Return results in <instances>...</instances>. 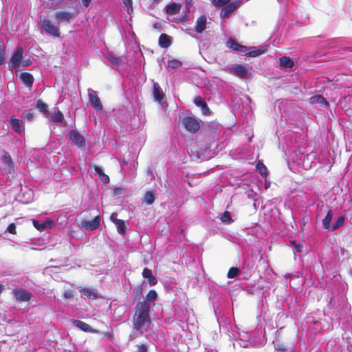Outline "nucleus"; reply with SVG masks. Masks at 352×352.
<instances>
[{
  "instance_id": "c9c22d12",
  "label": "nucleus",
  "mask_w": 352,
  "mask_h": 352,
  "mask_svg": "<svg viewBox=\"0 0 352 352\" xmlns=\"http://www.w3.org/2000/svg\"><path fill=\"white\" fill-rule=\"evenodd\" d=\"M221 220L223 223L230 224L233 222L230 213L228 211H225L221 216Z\"/></svg>"
},
{
  "instance_id": "2f4dec72",
  "label": "nucleus",
  "mask_w": 352,
  "mask_h": 352,
  "mask_svg": "<svg viewBox=\"0 0 352 352\" xmlns=\"http://www.w3.org/2000/svg\"><path fill=\"white\" fill-rule=\"evenodd\" d=\"M256 168L259 171L261 175L267 176L269 174L268 170L262 161H258L256 165Z\"/></svg>"
},
{
  "instance_id": "b1692460",
  "label": "nucleus",
  "mask_w": 352,
  "mask_h": 352,
  "mask_svg": "<svg viewBox=\"0 0 352 352\" xmlns=\"http://www.w3.org/2000/svg\"><path fill=\"white\" fill-rule=\"evenodd\" d=\"M93 168L96 172V174L98 175L99 179L102 183L107 184L109 182V176L106 175L99 166L94 165Z\"/></svg>"
},
{
  "instance_id": "aec40b11",
  "label": "nucleus",
  "mask_w": 352,
  "mask_h": 352,
  "mask_svg": "<svg viewBox=\"0 0 352 352\" xmlns=\"http://www.w3.org/2000/svg\"><path fill=\"white\" fill-rule=\"evenodd\" d=\"M182 8V5L177 3H172L165 7L166 14L175 15L178 14Z\"/></svg>"
},
{
  "instance_id": "393cba45",
  "label": "nucleus",
  "mask_w": 352,
  "mask_h": 352,
  "mask_svg": "<svg viewBox=\"0 0 352 352\" xmlns=\"http://www.w3.org/2000/svg\"><path fill=\"white\" fill-rule=\"evenodd\" d=\"M153 96L155 99L158 102H161L164 97V94L157 82H154L153 84Z\"/></svg>"
},
{
  "instance_id": "a211bd4d",
  "label": "nucleus",
  "mask_w": 352,
  "mask_h": 352,
  "mask_svg": "<svg viewBox=\"0 0 352 352\" xmlns=\"http://www.w3.org/2000/svg\"><path fill=\"white\" fill-rule=\"evenodd\" d=\"M73 324L79 328L80 330L85 331V332H91V333H96L97 331L92 329L87 323L78 320H73Z\"/></svg>"
},
{
  "instance_id": "5701e85b",
  "label": "nucleus",
  "mask_w": 352,
  "mask_h": 352,
  "mask_svg": "<svg viewBox=\"0 0 352 352\" xmlns=\"http://www.w3.org/2000/svg\"><path fill=\"white\" fill-rule=\"evenodd\" d=\"M158 44L162 48H168L171 45L170 36L166 34H162L159 37Z\"/></svg>"
},
{
  "instance_id": "c756f323",
  "label": "nucleus",
  "mask_w": 352,
  "mask_h": 352,
  "mask_svg": "<svg viewBox=\"0 0 352 352\" xmlns=\"http://www.w3.org/2000/svg\"><path fill=\"white\" fill-rule=\"evenodd\" d=\"M51 122L55 123L62 122L64 116L63 114L58 109L50 118H48Z\"/></svg>"
},
{
  "instance_id": "6e6d98bb",
  "label": "nucleus",
  "mask_w": 352,
  "mask_h": 352,
  "mask_svg": "<svg viewBox=\"0 0 352 352\" xmlns=\"http://www.w3.org/2000/svg\"><path fill=\"white\" fill-rule=\"evenodd\" d=\"M153 28L155 29H160L162 28V25L160 23L157 22L153 25Z\"/></svg>"
},
{
  "instance_id": "6ab92c4d",
  "label": "nucleus",
  "mask_w": 352,
  "mask_h": 352,
  "mask_svg": "<svg viewBox=\"0 0 352 352\" xmlns=\"http://www.w3.org/2000/svg\"><path fill=\"white\" fill-rule=\"evenodd\" d=\"M2 162L3 165L6 166L9 173L11 170H13L14 163L12 162L10 155L6 151H4L3 155H2Z\"/></svg>"
},
{
  "instance_id": "7c9ffc66",
  "label": "nucleus",
  "mask_w": 352,
  "mask_h": 352,
  "mask_svg": "<svg viewBox=\"0 0 352 352\" xmlns=\"http://www.w3.org/2000/svg\"><path fill=\"white\" fill-rule=\"evenodd\" d=\"M265 51H266V47L263 46V47H261L258 50H254L250 51L249 52L245 54V56H248V57H256L259 55L264 54L265 52Z\"/></svg>"
},
{
  "instance_id": "13d9d810",
  "label": "nucleus",
  "mask_w": 352,
  "mask_h": 352,
  "mask_svg": "<svg viewBox=\"0 0 352 352\" xmlns=\"http://www.w3.org/2000/svg\"><path fill=\"white\" fill-rule=\"evenodd\" d=\"M188 19V15H186V16H183V19H182L183 21H187Z\"/></svg>"
},
{
  "instance_id": "dca6fc26",
  "label": "nucleus",
  "mask_w": 352,
  "mask_h": 352,
  "mask_svg": "<svg viewBox=\"0 0 352 352\" xmlns=\"http://www.w3.org/2000/svg\"><path fill=\"white\" fill-rule=\"evenodd\" d=\"M207 25V18L204 15H201L197 18L196 25H195V32L198 34H201L206 29Z\"/></svg>"
},
{
  "instance_id": "4c0bfd02",
  "label": "nucleus",
  "mask_w": 352,
  "mask_h": 352,
  "mask_svg": "<svg viewBox=\"0 0 352 352\" xmlns=\"http://www.w3.org/2000/svg\"><path fill=\"white\" fill-rule=\"evenodd\" d=\"M182 63L179 61L177 59L173 58L171 60H169L168 61L167 65L168 67L172 68V69H177L182 66Z\"/></svg>"
},
{
  "instance_id": "09e8293b",
  "label": "nucleus",
  "mask_w": 352,
  "mask_h": 352,
  "mask_svg": "<svg viewBox=\"0 0 352 352\" xmlns=\"http://www.w3.org/2000/svg\"><path fill=\"white\" fill-rule=\"evenodd\" d=\"M124 190L122 188H116L113 190V194L115 195H124Z\"/></svg>"
},
{
  "instance_id": "ddd939ff",
  "label": "nucleus",
  "mask_w": 352,
  "mask_h": 352,
  "mask_svg": "<svg viewBox=\"0 0 352 352\" xmlns=\"http://www.w3.org/2000/svg\"><path fill=\"white\" fill-rule=\"evenodd\" d=\"M81 296H86L89 300L98 298V292L96 289L89 287H78Z\"/></svg>"
},
{
  "instance_id": "f3484780",
  "label": "nucleus",
  "mask_w": 352,
  "mask_h": 352,
  "mask_svg": "<svg viewBox=\"0 0 352 352\" xmlns=\"http://www.w3.org/2000/svg\"><path fill=\"white\" fill-rule=\"evenodd\" d=\"M194 103L196 106L200 107L204 115L208 116L210 113V110L208 107L206 101L200 96H197L194 99Z\"/></svg>"
},
{
  "instance_id": "4468645a",
  "label": "nucleus",
  "mask_w": 352,
  "mask_h": 352,
  "mask_svg": "<svg viewBox=\"0 0 352 352\" xmlns=\"http://www.w3.org/2000/svg\"><path fill=\"white\" fill-rule=\"evenodd\" d=\"M89 99L91 106L96 111H101L102 110V105L100 98L97 96L95 91H92L91 93L89 94Z\"/></svg>"
},
{
  "instance_id": "603ef678",
  "label": "nucleus",
  "mask_w": 352,
  "mask_h": 352,
  "mask_svg": "<svg viewBox=\"0 0 352 352\" xmlns=\"http://www.w3.org/2000/svg\"><path fill=\"white\" fill-rule=\"evenodd\" d=\"M138 352H147V347L144 344H141L138 347Z\"/></svg>"
},
{
  "instance_id": "a18cd8bd",
  "label": "nucleus",
  "mask_w": 352,
  "mask_h": 352,
  "mask_svg": "<svg viewBox=\"0 0 352 352\" xmlns=\"http://www.w3.org/2000/svg\"><path fill=\"white\" fill-rule=\"evenodd\" d=\"M6 48L3 45L0 43V65H1L5 60Z\"/></svg>"
},
{
  "instance_id": "423d86ee",
  "label": "nucleus",
  "mask_w": 352,
  "mask_h": 352,
  "mask_svg": "<svg viewBox=\"0 0 352 352\" xmlns=\"http://www.w3.org/2000/svg\"><path fill=\"white\" fill-rule=\"evenodd\" d=\"M41 22L42 28L45 31V32L54 36H60V31L58 27L53 25L49 19H43Z\"/></svg>"
},
{
  "instance_id": "c85d7f7f",
  "label": "nucleus",
  "mask_w": 352,
  "mask_h": 352,
  "mask_svg": "<svg viewBox=\"0 0 352 352\" xmlns=\"http://www.w3.org/2000/svg\"><path fill=\"white\" fill-rule=\"evenodd\" d=\"M333 218V213L331 210H329L325 217L322 219V227L324 229L330 228V223Z\"/></svg>"
},
{
  "instance_id": "7ed1b4c3",
  "label": "nucleus",
  "mask_w": 352,
  "mask_h": 352,
  "mask_svg": "<svg viewBox=\"0 0 352 352\" xmlns=\"http://www.w3.org/2000/svg\"><path fill=\"white\" fill-rule=\"evenodd\" d=\"M182 124L185 129L192 134L197 133L201 127L200 122L192 116L184 117Z\"/></svg>"
},
{
  "instance_id": "39448f33",
  "label": "nucleus",
  "mask_w": 352,
  "mask_h": 352,
  "mask_svg": "<svg viewBox=\"0 0 352 352\" xmlns=\"http://www.w3.org/2000/svg\"><path fill=\"white\" fill-rule=\"evenodd\" d=\"M230 70L232 74L241 79H247L250 77L248 69L242 65L233 64L230 67Z\"/></svg>"
},
{
  "instance_id": "5fc2aeb1",
  "label": "nucleus",
  "mask_w": 352,
  "mask_h": 352,
  "mask_svg": "<svg viewBox=\"0 0 352 352\" xmlns=\"http://www.w3.org/2000/svg\"><path fill=\"white\" fill-rule=\"evenodd\" d=\"M85 7H88L91 3V0H81Z\"/></svg>"
},
{
  "instance_id": "de8ad7c7",
  "label": "nucleus",
  "mask_w": 352,
  "mask_h": 352,
  "mask_svg": "<svg viewBox=\"0 0 352 352\" xmlns=\"http://www.w3.org/2000/svg\"><path fill=\"white\" fill-rule=\"evenodd\" d=\"M6 230L10 234H15L16 233V225L14 223H10Z\"/></svg>"
},
{
  "instance_id": "cd10ccee",
  "label": "nucleus",
  "mask_w": 352,
  "mask_h": 352,
  "mask_svg": "<svg viewBox=\"0 0 352 352\" xmlns=\"http://www.w3.org/2000/svg\"><path fill=\"white\" fill-rule=\"evenodd\" d=\"M309 102L311 104L319 103L322 105H325V106H327L329 104L328 102L321 95H316V96H314L311 97L309 99Z\"/></svg>"
},
{
  "instance_id": "20e7f679",
  "label": "nucleus",
  "mask_w": 352,
  "mask_h": 352,
  "mask_svg": "<svg viewBox=\"0 0 352 352\" xmlns=\"http://www.w3.org/2000/svg\"><path fill=\"white\" fill-rule=\"evenodd\" d=\"M23 52L24 51L22 47H16L10 58V67L11 69L18 68L21 66Z\"/></svg>"
},
{
  "instance_id": "f8f14e48",
  "label": "nucleus",
  "mask_w": 352,
  "mask_h": 352,
  "mask_svg": "<svg viewBox=\"0 0 352 352\" xmlns=\"http://www.w3.org/2000/svg\"><path fill=\"white\" fill-rule=\"evenodd\" d=\"M226 46L234 51L239 52H245L248 47L245 45H241L234 38H229L226 42Z\"/></svg>"
},
{
  "instance_id": "1a4fd4ad",
  "label": "nucleus",
  "mask_w": 352,
  "mask_h": 352,
  "mask_svg": "<svg viewBox=\"0 0 352 352\" xmlns=\"http://www.w3.org/2000/svg\"><path fill=\"white\" fill-rule=\"evenodd\" d=\"M74 14L72 12L60 11L55 14L57 23L62 22H70L74 19Z\"/></svg>"
},
{
  "instance_id": "c03bdc74",
  "label": "nucleus",
  "mask_w": 352,
  "mask_h": 352,
  "mask_svg": "<svg viewBox=\"0 0 352 352\" xmlns=\"http://www.w3.org/2000/svg\"><path fill=\"white\" fill-rule=\"evenodd\" d=\"M47 221H46L44 223H40L38 221L34 220L33 225L38 231H43L46 228L45 223Z\"/></svg>"
},
{
  "instance_id": "473e14b6",
  "label": "nucleus",
  "mask_w": 352,
  "mask_h": 352,
  "mask_svg": "<svg viewBox=\"0 0 352 352\" xmlns=\"http://www.w3.org/2000/svg\"><path fill=\"white\" fill-rule=\"evenodd\" d=\"M106 57L109 61H111L114 65H119L121 64V58L120 57L116 56L113 53H108Z\"/></svg>"
},
{
  "instance_id": "72a5a7b5",
  "label": "nucleus",
  "mask_w": 352,
  "mask_h": 352,
  "mask_svg": "<svg viewBox=\"0 0 352 352\" xmlns=\"http://www.w3.org/2000/svg\"><path fill=\"white\" fill-rule=\"evenodd\" d=\"M155 199V194L151 191H147L144 195V201L148 205L154 203Z\"/></svg>"
},
{
  "instance_id": "9b49d317",
  "label": "nucleus",
  "mask_w": 352,
  "mask_h": 352,
  "mask_svg": "<svg viewBox=\"0 0 352 352\" xmlns=\"http://www.w3.org/2000/svg\"><path fill=\"white\" fill-rule=\"evenodd\" d=\"M13 293L16 300L21 302H28L30 300L32 295V294L23 289H16L13 290Z\"/></svg>"
},
{
  "instance_id": "f257e3e1",
  "label": "nucleus",
  "mask_w": 352,
  "mask_h": 352,
  "mask_svg": "<svg viewBox=\"0 0 352 352\" xmlns=\"http://www.w3.org/2000/svg\"><path fill=\"white\" fill-rule=\"evenodd\" d=\"M150 305L146 300L139 302L135 307L133 328L140 331L145 323H150Z\"/></svg>"
},
{
  "instance_id": "4be33fe9",
  "label": "nucleus",
  "mask_w": 352,
  "mask_h": 352,
  "mask_svg": "<svg viewBox=\"0 0 352 352\" xmlns=\"http://www.w3.org/2000/svg\"><path fill=\"white\" fill-rule=\"evenodd\" d=\"M20 78L23 82L29 88L32 87L34 83V77L33 76L28 72H23L20 75Z\"/></svg>"
},
{
  "instance_id": "9d476101",
  "label": "nucleus",
  "mask_w": 352,
  "mask_h": 352,
  "mask_svg": "<svg viewBox=\"0 0 352 352\" xmlns=\"http://www.w3.org/2000/svg\"><path fill=\"white\" fill-rule=\"evenodd\" d=\"M110 219L116 225L118 232L120 234H125L126 223L124 221L117 219V214L115 212L111 214Z\"/></svg>"
},
{
  "instance_id": "49530a36",
  "label": "nucleus",
  "mask_w": 352,
  "mask_h": 352,
  "mask_svg": "<svg viewBox=\"0 0 352 352\" xmlns=\"http://www.w3.org/2000/svg\"><path fill=\"white\" fill-rule=\"evenodd\" d=\"M123 3L126 7V11L129 14L133 10L132 0H122Z\"/></svg>"
},
{
  "instance_id": "a19ab883",
  "label": "nucleus",
  "mask_w": 352,
  "mask_h": 352,
  "mask_svg": "<svg viewBox=\"0 0 352 352\" xmlns=\"http://www.w3.org/2000/svg\"><path fill=\"white\" fill-rule=\"evenodd\" d=\"M240 272V270L237 267H230L228 272L227 276L228 278H235Z\"/></svg>"
},
{
  "instance_id": "412c9836",
  "label": "nucleus",
  "mask_w": 352,
  "mask_h": 352,
  "mask_svg": "<svg viewBox=\"0 0 352 352\" xmlns=\"http://www.w3.org/2000/svg\"><path fill=\"white\" fill-rule=\"evenodd\" d=\"M142 276L148 279V282L150 285H155L157 283L156 278L153 275L152 271L145 267L142 272Z\"/></svg>"
},
{
  "instance_id": "ea45409f",
  "label": "nucleus",
  "mask_w": 352,
  "mask_h": 352,
  "mask_svg": "<svg viewBox=\"0 0 352 352\" xmlns=\"http://www.w3.org/2000/svg\"><path fill=\"white\" fill-rule=\"evenodd\" d=\"M142 285H138L136 287H135L132 293L133 300H136L142 294Z\"/></svg>"
},
{
  "instance_id": "0eeeda50",
  "label": "nucleus",
  "mask_w": 352,
  "mask_h": 352,
  "mask_svg": "<svg viewBox=\"0 0 352 352\" xmlns=\"http://www.w3.org/2000/svg\"><path fill=\"white\" fill-rule=\"evenodd\" d=\"M69 140L78 147H83L85 146V140L84 137L77 131L71 130L69 133Z\"/></svg>"
},
{
  "instance_id": "864d4df0",
  "label": "nucleus",
  "mask_w": 352,
  "mask_h": 352,
  "mask_svg": "<svg viewBox=\"0 0 352 352\" xmlns=\"http://www.w3.org/2000/svg\"><path fill=\"white\" fill-rule=\"evenodd\" d=\"M65 298H70L73 296V293L72 291H65L63 294Z\"/></svg>"
},
{
  "instance_id": "a878e982",
  "label": "nucleus",
  "mask_w": 352,
  "mask_h": 352,
  "mask_svg": "<svg viewBox=\"0 0 352 352\" xmlns=\"http://www.w3.org/2000/svg\"><path fill=\"white\" fill-rule=\"evenodd\" d=\"M279 63L280 66L285 68H292L294 65V61L288 56L280 58Z\"/></svg>"
},
{
  "instance_id": "f03ea898",
  "label": "nucleus",
  "mask_w": 352,
  "mask_h": 352,
  "mask_svg": "<svg viewBox=\"0 0 352 352\" xmlns=\"http://www.w3.org/2000/svg\"><path fill=\"white\" fill-rule=\"evenodd\" d=\"M88 211L94 212V217L92 220L83 219L80 226L87 231H91L98 228L100 226V216L98 210L95 208H89L87 211H83L82 213L85 214Z\"/></svg>"
},
{
  "instance_id": "f704fd0d",
  "label": "nucleus",
  "mask_w": 352,
  "mask_h": 352,
  "mask_svg": "<svg viewBox=\"0 0 352 352\" xmlns=\"http://www.w3.org/2000/svg\"><path fill=\"white\" fill-rule=\"evenodd\" d=\"M275 349L276 350L285 352L289 349V347L287 344H284L279 340H276V342H274Z\"/></svg>"
},
{
  "instance_id": "4d7b16f0",
  "label": "nucleus",
  "mask_w": 352,
  "mask_h": 352,
  "mask_svg": "<svg viewBox=\"0 0 352 352\" xmlns=\"http://www.w3.org/2000/svg\"><path fill=\"white\" fill-rule=\"evenodd\" d=\"M296 249L298 252H302V246L300 245H298V246H296Z\"/></svg>"
},
{
  "instance_id": "37998d69",
  "label": "nucleus",
  "mask_w": 352,
  "mask_h": 352,
  "mask_svg": "<svg viewBox=\"0 0 352 352\" xmlns=\"http://www.w3.org/2000/svg\"><path fill=\"white\" fill-rule=\"evenodd\" d=\"M23 116L29 121H32L34 118V113L32 109H27L23 112Z\"/></svg>"
},
{
  "instance_id": "8fccbe9b",
  "label": "nucleus",
  "mask_w": 352,
  "mask_h": 352,
  "mask_svg": "<svg viewBox=\"0 0 352 352\" xmlns=\"http://www.w3.org/2000/svg\"><path fill=\"white\" fill-rule=\"evenodd\" d=\"M32 65V61L29 59L21 60V66L25 67Z\"/></svg>"
},
{
  "instance_id": "3c124183",
  "label": "nucleus",
  "mask_w": 352,
  "mask_h": 352,
  "mask_svg": "<svg viewBox=\"0 0 352 352\" xmlns=\"http://www.w3.org/2000/svg\"><path fill=\"white\" fill-rule=\"evenodd\" d=\"M185 3L187 9V12H190V8L192 5V0H185Z\"/></svg>"
},
{
  "instance_id": "58836bf2",
  "label": "nucleus",
  "mask_w": 352,
  "mask_h": 352,
  "mask_svg": "<svg viewBox=\"0 0 352 352\" xmlns=\"http://www.w3.org/2000/svg\"><path fill=\"white\" fill-rule=\"evenodd\" d=\"M344 221H345V217L344 216L339 217L338 219H337L336 223L332 226L331 230L334 231V230L338 229L339 228H340L344 224Z\"/></svg>"
},
{
  "instance_id": "79ce46f5",
  "label": "nucleus",
  "mask_w": 352,
  "mask_h": 352,
  "mask_svg": "<svg viewBox=\"0 0 352 352\" xmlns=\"http://www.w3.org/2000/svg\"><path fill=\"white\" fill-rule=\"evenodd\" d=\"M157 298V294L155 290L151 289L146 294V300L148 302H153Z\"/></svg>"
},
{
  "instance_id": "bb28decb",
  "label": "nucleus",
  "mask_w": 352,
  "mask_h": 352,
  "mask_svg": "<svg viewBox=\"0 0 352 352\" xmlns=\"http://www.w3.org/2000/svg\"><path fill=\"white\" fill-rule=\"evenodd\" d=\"M36 108L42 113H43L46 118H49L50 111L48 110V105L45 103L43 100H38L36 102Z\"/></svg>"
},
{
  "instance_id": "2eb2a0df",
  "label": "nucleus",
  "mask_w": 352,
  "mask_h": 352,
  "mask_svg": "<svg viewBox=\"0 0 352 352\" xmlns=\"http://www.w3.org/2000/svg\"><path fill=\"white\" fill-rule=\"evenodd\" d=\"M10 124L12 129L18 134H21L23 131V125L22 121L19 119L12 116L10 120Z\"/></svg>"
},
{
  "instance_id": "6e6552de",
  "label": "nucleus",
  "mask_w": 352,
  "mask_h": 352,
  "mask_svg": "<svg viewBox=\"0 0 352 352\" xmlns=\"http://www.w3.org/2000/svg\"><path fill=\"white\" fill-rule=\"evenodd\" d=\"M239 3L240 2L239 1L229 2L226 6L222 8L220 12L221 18H228L230 16V14L234 11V10L237 8Z\"/></svg>"
},
{
  "instance_id": "e433bc0d",
  "label": "nucleus",
  "mask_w": 352,
  "mask_h": 352,
  "mask_svg": "<svg viewBox=\"0 0 352 352\" xmlns=\"http://www.w3.org/2000/svg\"><path fill=\"white\" fill-rule=\"evenodd\" d=\"M230 0H212V5L216 8H223Z\"/></svg>"
}]
</instances>
